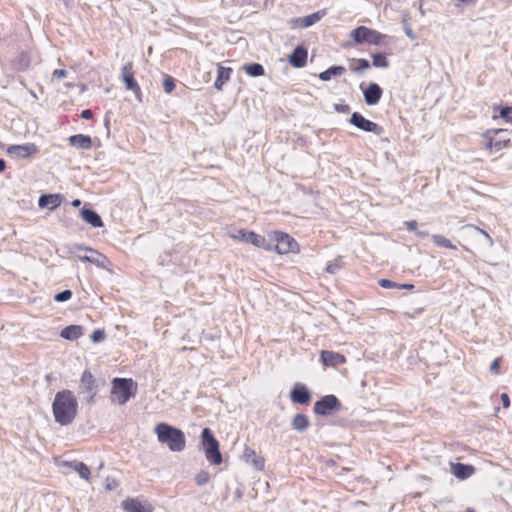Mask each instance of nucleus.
Here are the masks:
<instances>
[{"instance_id":"47","label":"nucleus","mask_w":512,"mask_h":512,"mask_svg":"<svg viewBox=\"0 0 512 512\" xmlns=\"http://www.w3.org/2000/svg\"><path fill=\"white\" fill-rule=\"evenodd\" d=\"M398 289L412 290V289H414V285L413 284H398Z\"/></svg>"},{"instance_id":"42","label":"nucleus","mask_w":512,"mask_h":512,"mask_svg":"<svg viewBox=\"0 0 512 512\" xmlns=\"http://www.w3.org/2000/svg\"><path fill=\"white\" fill-rule=\"evenodd\" d=\"M500 358H496L492 361L491 365H490V371L494 374H498L499 373V367H500Z\"/></svg>"},{"instance_id":"14","label":"nucleus","mask_w":512,"mask_h":512,"mask_svg":"<svg viewBox=\"0 0 512 512\" xmlns=\"http://www.w3.org/2000/svg\"><path fill=\"white\" fill-rule=\"evenodd\" d=\"M350 123L363 131L373 132L378 135L381 134L383 131V128L381 126H379L375 122H372V121L366 119L364 116H362L358 112H354L352 114V116L350 118Z\"/></svg>"},{"instance_id":"49","label":"nucleus","mask_w":512,"mask_h":512,"mask_svg":"<svg viewBox=\"0 0 512 512\" xmlns=\"http://www.w3.org/2000/svg\"><path fill=\"white\" fill-rule=\"evenodd\" d=\"M72 205L74 207H78V206L81 205V201L79 199H75V200L72 201Z\"/></svg>"},{"instance_id":"4","label":"nucleus","mask_w":512,"mask_h":512,"mask_svg":"<svg viewBox=\"0 0 512 512\" xmlns=\"http://www.w3.org/2000/svg\"><path fill=\"white\" fill-rule=\"evenodd\" d=\"M138 385L132 378L116 377L111 381V401L126 404L137 393Z\"/></svg>"},{"instance_id":"27","label":"nucleus","mask_w":512,"mask_h":512,"mask_svg":"<svg viewBox=\"0 0 512 512\" xmlns=\"http://www.w3.org/2000/svg\"><path fill=\"white\" fill-rule=\"evenodd\" d=\"M493 119L503 118L507 123L512 124V106H494Z\"/></svg>"},{"instance_id":"53","label":"nucleus","mask_w":512,"mask_h":512,"mask_svg":"<svg viewBox=\"0 0 512 512\" xmlns=\"http://www.w3.org/2000/svg\"><path fill=\"white\" fill-rule=\"evenodd\" d=\"M465 512H475V511H474V509H472V508H467V509L465 510Z\"/></svg>"},{"instance_id":"39","label":"nucleus","mask_w":512,"mask_h":512,"mask_svg":"<svg viewBox=\"0 0 512 512\" xmlns=\"http://www.w3.org/2000/svg\"><path fill=\"white\" fill-rule=\"evenodd\" d=\"M71 297H72L71 290H64V291L56 294L54 297V300L57 302H64V301L71 299Z\"/></svg>"},{"instance_id":"13","label":"nucleus","mask_w":512,"mask_h":512,"mask_svg":"<svg viewBox=\"0 0 512 512\" xmlns=\"http://www.w3.org/2000/svg\"><path fill=\"white\" fill-rule=\"evenodd\" d=\"M80 389L88 395V402H93L97 395V383L93 374L89 370H85L80 378Z\"/></svg>"},{"instance_id":"33","label":"nucleus","mask_w":512,"mask_h":512,"mask_svg":"<svg viewBox=\"0 0 512 512\" xmlns=\"http://www.w3.org/2000/svg\"><path fill=\"white\" fill-rule=\"evenodd\" d=\"M344 265L343 257L337 256L334 260L327 263L325 270L328 274H335L341 270Z\"/></svg>"},{"instance_id":"30","label":"nucleus","mask_w":512,"mask_h":512,"mask_svg":"<svg viewBox=\"0 0 512 512\" xmlns=\"http://www.w3.org/2000/svg\"><path fill=\"white\" fill-rule=\"evenodd\" d=\"M324 15L325 11H317L311 15L298 19L297 21L300 23L302 28H306L318 22Z\"/></svg>"},{"instance_id":"7","label":"nucleus","mask_w":512,"mask_h":512,"mask_svg":"<svg viewBox=\"0 0 512 512\" xmlns=\"http://www.w3.org/2000/svg\"><path fill=\"white\" fill-rule=\"evenodd\" d=\"M270 238L275 242V251L280 255L289 253L297 254L300 252L299 243L288 233L282 231H272Z\"/></svg>"},{"instance_id":"11","label":"nucleus","mask_w":512,"mask_h":512,"mask_svg":"<svg viewBox=\"0 0 512 512\" xmlns=\"http://www.w3.org/2000/svg\"><path fill=\"white\" fill-rule=\"evenodd\" d=\"M134 74L133 62H127L121 68V79L124 82L126 89L132 91L135 96L140 99L142 91L134 77Z\"/></svg>"},{"instance_id":"26","label":"nucleus","mask_w":512,"mask_h":512,"mask_svg":"<svg viewBox=\"0 0 512 512\" xmlns=\"http://www.w3.org/2000/svg\"><path fill=\"white\" fill-rule=\"evenodd\" d=\"M83 335V328L80 325H69L63 328L60 336L67 340H77Z\"/></svg>"},{"instance_id":"35","label":"nucleus","mask_w":512,"mask_h":512,"mask_svg":"<svg viewBox=\"0 0 512 512\" xmlns=\"http://www.w3.org/2000/svg\"><path fill=\"white\" fill-rule=\"evenodd\" d=\"M370 67L368 60L360 58V59H352L350 63V69L354 72H361Z\"/></svg>"},{"instance_id":"24","label":"nucleus","mask_w":512,"mask_h":512,"mask_svg":"<svg viewBox=\"0 0 512 512\" xmlns=\"http://www.w3.org/2000/svg\"><path fill=\"white\" fill-rule=\"evenodd\" d=\"M61 202L62 196L60 194H47L39 198L38 204L40 207H48L54 210L61 205Z\"/></svg>"},{"instance_id":"41","label":"nucleus","mask_w":512,"mask_h":512,"mask_svg":"<svg viewBox=\"0 0 512 512\" xmlns=\"http://www.w3.org/2000/svg\"><path fill=\"white\" fill-rule=\"evenodd\" d=\"M379 285L382 288H385V289L398 288V284L396 282H393V281L389 280V279H381V280H379Z\"/></svg>"},{"instance_id":"3","label":"nucleus","mask_w":512,"mask_h":512,"mask_svg":"<svg viewBox=\"0 0 512 512\" xmlns=\"http://www.w3.org/2000/svg\"><path fill=\"white\" fill-rule=\"evenodd\" d=\"M482 144L490 154H494L512 147V140L508 130L492 128L482 134Z\"/></svg>"},{"instance_id":"43","label":"nucleus","mask_w":512,"mask_h":512,"mask_svg":"<svg viewBox=\"0 0 512 512\" xmlns=\"http://www.w3.org/2000/svg\"><path fill=\"white\" fill-rule=\"evenodd\" d=\"M404 225L407 228V230L412 232L416 231L418 227V223L415 220L405 221Z\"/></svg>"},{"instance_id":"20","label":"nucleus","mask_w":512,"mask_h":512,"mask_svg":"<svg viewBox=\"0 0 512 512\" xmlns=\"http://www.w3.org/2000/svg\"><path fill=\"white\" fill-rule=\"evenodd\" d=\"M382 97V89L381 87L376 83H371L365 90H364V99L366 104L368 105H375L379 102V100Z\"/></svg>"},{"instance_id":"9","label":"nucleus","mask_w":512,"mask_h":512,"mask_svg":"<svg viewBox=\"0 0 512 512\" xmlns=\"http://www.w3.org/2000/svg\"><path fill=\"white\" fill-rule=\"evenodd\" d=\"M341 409V403L335 395H326L314 404V413L321 416L332 415Z\"/></svg>"},{"instance_id":"36","label":"nucleus","mask_w":512,"mask_h":512,"mask_svg":"<svg viewBox=\"0 0 512 512\" xmlns=\"http://www.w3.org/2000/svg\"><path fill=\"white\" fill-rule=\"evenodd\" d=\"M372 64L375 67L387 68L389 65V62L384 54L378 53V54L372 55Z\"/></svg>"},{"instance_id":"15","label":"nucleus","mask_w":512,"mask_h":512,"mask_svg":"<svg viewBox=\"0 0 512 512\" xmlns=\"http://www.w3.org/2000/svg\"><path fill=\"white\" fill-rule=\"evenodd\" d=\"M290 399L294 403L306 405L311 401V394L305 385L296 383L291 390Z\"/></svg>"},{"instance_id":"21","label":"nucleus","mask_w":512,"mask_h":512,"mask_svg":"<svg viewBox=\"0 0 512 512\" xmlns=\"http://www.w3.org/2000/svg\"><path fill=\"white\" fill-rule=\"evenodd\" d=\"M307 57H308L307 50L302 46H298L294 49L293 53L289 56V63L296 68H301L306 65Z\"/></svg>"},{"instance_id":"44","label":"nucleus","mask_w":512,"mask_h":512,"mask_svg":"<svg viewBox=\"0 0 512 512\" xmlns=\"http://www.w3.org/2000/svg\"><path fill=\"white\" fill-rule=\"evenodd\" d=\"M67 76V71L65 69H56L53 71V77L56 79H62Z\"/></svg>"},{"instance_id":"18","label":"nucleus","mask_w":512,"mask_h":512,"mask_svg":"<svg viewBox=\"0 0 512 512\" xmlns=\"http://www.w3.org/2000/svg\"><path fill=\"white\" fill-rule=\"evenodd\" d=\"M244 460L255 469L262 471L265 467V458L252 448H246L243 454Z\"/></svg>"},{"instance_id":"54","label":"nucleus","mask_w":512,"mask_h":512,"mask_svg":"<svg viewBox=\"0 0 512 512\" xmlns=\"http://www.w3.org/2000/svg\"><path fill=\"white\" fill-rule=\"evenodd\" d=\"M349 109L348 106L342 107V111H347Z\"/></svg>"},{"instance_id":"38","label":"nucleus","mask_w":512,"mask_h":512,"mask_svg":"<svg viewBox=\"0 0 512 512\" xmlns=\"http://www.w3.org/2000/svg\"><path fill=\"white\" fill-rule=\"evenodd\" d=\"M210 481V474L206 470H201L195 475V482L198 486H204Z\"/></svg>"},{"instance_id":"52","label":"nucleus","mask_w":512,"mask_h":512,"mask_svg":"<svg viewBox=\"0 0 512 512\" xmlns=\"http://www.w3.org/2000/svg\"><path fill=\"white\" fill-rule=\"evenodd\" d=\"M418 235H419V236L424 237V236H426L427 234H426V233H424V232H418Z\"/></svg>"},{"instance_id":"8","label":"nucleus","mask_w":512,"mask_h":512,"mask_svg":"<svg viewBox=\"0 0 512 512\" xmlns=\"http://www.w3.org/2000/svg\"><path fill=\"white\" fill-rule=\"evenodd\" d=\"M229 237L236 241L250 243L257 248H262L266 251L272 250V246L269 243H267L265 237L257 234L254 231H247L245 229H239L236 233L229 234Z\"/></svg>"},{"instance_id":"29","label":"nucleus","mask_w":512,"mask_h":512,"mask_svg":"<svg viewBox=\"0 0 512 512\" xmlns=\"http://www.w3.org/2000/svg\"><path fill=\"white\" fill-rule=\"evenodd\" d=\"M346 71L343 66H332L319 74L322 81H329L333 76H340Z\"/></svg>"},{"instance_id":"16","label":"nucleus","mask_w":512,"mask_h":512,"mask_svg":"<svg viewBox=\"0 0 512 512\" xmlns=\"http://www.w3.org/2000/svg\"><path fill=\"white\" fill-rule=\"evenodd\" d=\"M320 359L325 366L336 367L346 362V357L338 352L323 350Z\"/></svg>"},{"instance_id":"22","label":"nucleus","mask_w":512,"mask_h":512,"mask_svg":"<svg viewBox=\"0 0 512 512\" xmlns=\"http://www.w3.org/2000/svg\"><path fill=\"white\" fill-rule=\"evenodd\" d=\"M232 72L231 67H224L221 64L217 65V78L214 82V87L218 91H221L224 84L230 80Z\"/></svg>"},{"instance_id":"12","label":"nucleus","mask_w":512,"mask_h":512,"mask_svg":"<svg viewBox=\"0 0 512 512\" xmlns=\"http://www.w3.org/2000/svg\"><path fill=\"white\" fill-rule=\"evenodd\" d=\"M78 249L84 250L89 253V255L85 254V255L77 256L78 259L82 262H89V263H92V264L96 265L97 267L103 268V269L108 268V266L111 264L108 257H106L104 254H102L92 248L78 246Z\"/></svg>"},{"instance_id":"10","label":"nucleus","mask_w":512,"mask_h":512,"mask_svg":"<svg viewBox=\"0 0 512 512\" xmlns=\"http://www.w3.org/2000/svg\"><path fill=\"white\" fill-rule=\"evenodd\" d=\"M6 153L15 159H28L39 153V147L35 143L14 144L7 147Z\"/></svg>"},{"instance_id":"1","label":"nucleus","mask_w":512,"mask_h":512,"mask_svg":"<svg viewBox=\"0 0 512 512\" xmlns=\"http://www.w3.org/2000/svg\"><path fill=\"white\" fill-rule=\"evenodd\" d=\"M52 413L56 423L68 426L78 415V401L69 389H63L55 394L52 403Z\"/></svg>"},{"instance_id":"19","label":"nucleus","mask_w":512,"mask_h":512,"mask_svg":"<svg viewBox=\"0 0 512 512\" xmlns=\"http://www.w3.org/2000/svg\"><path fill=\"white\" fill-rule=\"evenodd\" d=\"M122 507L127 512H152V506L144 504L136 498H128L122 502Z\"/></svg>"},{"instance_id":"25","label":"nucleus","mask_w":512,"mask_h":512,"mask_svg":"<svg viewBox=\"0 0 512 512\" xmlns=\"http://www.w3.org/2000/svg\"><path fill=\"white\" fill-rule=\"evenodd\" d=\"M64 465L66 467H69V468L73 469L74 471H76L81 478H83L87 481L90 480L91 471L85 463L80 462V461H71V462H65Z\"/></svg>"},{"instance_id":"6","label":"nucleus","mask_w":512,"mask_h":512,"mask_svg":"<svg viewBox=\"0 0 512 512\" xmlns=\"http://www.w3.org/2000/svg\"><path fill=\"white\" fill-rule=\"evenodd\" d=\"M354 44L382 45L387 35L366 26H359L350 32Z\"/></svg>"},{"instance_id":"45","label":"nucleus","mask_w":512,"mask_h":512,"mask_svg":"<svg viewBox=\"0 0 512 512\" xmlns=\"http://www.w3.org/2000/svg\"><path fill=\"white\" fill-rule=\"evenodd\" d=\"M500 398H501L503 407L504 408H509V406H510V398H509L508 394L502 393Z\"/></svg>"},{"instance_id":"34","label":"nucleus","mask_w":512,"mask_h":512,"mask_svg":"<svg viewBox=\"0 0 512 512\" xmlns=\"http://www.w3.org/2000/svg\"><path fill=\"white\" fill-rule=\"evenodd\" d=\"M432 241L438 247L447 248V249H456V246L448 238H446L443 235H439V234L432 235Z\"/></svg>"},{"instance_id":"23","label":"nucleus","mask_w":512,"mask_h":512,"mask_svg":"<svg viewBox=\"0 0 512 512\" xmlns=\"http://www.w3.org/2000/svg\"><path fill=\"white\" fill-rule=\"evenodd\" d=\"M69 143L79 149L89 150L92 148V139L88 135L76 134L69 137Z\"/></svg>"},{"instance_id":"28","label":"nucleus","mask_w":512,"mask_h":512,"mask_svg":"<svg viewBox=\"0 0 512 512\" xmlns=\"http://www.w3.org/2000/svg\"><path fill=\"white\" fill-rule=\"evenodd\" d=\"M82 218L93 227H102L103 222L101 217L93 210L83 209L81 211Z\"/></svg>"},{"instance_id":"48","label":"nucleus","mask_w":512,"mask_h":512,"mask_svg":"<svg viewBox=\"0 0 512 512\" xmlns=\"http://www.w3.org/2000/svg\"><path fill=\"white\" fill-rule=\"evenodd\" d=\"M6 169V162L3 159H0V173Z\"/></svg>"},{"instance_id":"50","label":"nucleus","mask_w":512,"mask_h":512,"mask_svg":"<svg viewBox=\"0 0 512 512\" xmlns=\"http://www.w3.org/2000/svg\"><path fill=\"white\" fill-rule=\"evenodd\" d=\"M461 3H464V4H469V3H474L476 2L477 0H459Z\"/></svg>"},{"instance_id":"17","label":"nucleus","mask_w":512,"mask_h":512,"mask_svg":"<svg viewBox=\"0 0 512 512\" xmlns=\"http://www.w3.org/2000/svg\"><path fill=\"white\" fill-rule=\"evenodd\" d=\"M451 473L459 480H465L475 473V467L469 464L451 463Z\"/></svg>"},{"instance_id":"5","label":"nucleus","mask_w":512,"mask_h":512,"mask_svg":"<svg viewBox=\"0 0 512 512\" xmlns=\"http://www.w3.org/2000/svg\"><path fill=\"white\" fill-rule=\"evenodd\" d=\"M200 443L207 461L212 465H220L223 461L219 441L210 428H204L200 436Z\"/></svg>"},{"instance_id":"51","label":"nucleus","mask_w":512,"mask_h":512,"mask_svg":"<svg viewBox=\"0 0 512 512\" xmlns=\"http://www.w3.org/2000/svg\"><path fill=\"white\" fill-rule=\"evenodd\" d=\"M478 230H479L482 234H484L487 238H489V239L491 240V238H490V236H489V234H488V233H486V232H485L484 230H482V229H478Z\"/></svg>"},{"instance_id":"2","label":"nucleus","mask_w":512,"mask_h":512,"mask_svg":"<svg viewBox=\"0 0 512 512\" xmlns=\"http://www.w3.org/2000/svg\"><path fill=\"white\" fill-rule=\"evenodd\" d=\"M154 432L158 441L172 452H181L185 449L186 437L182 430L162 422L155 426Z\"/></svg>"},{"instance_id":"31","label":"nucleus","mask_w":512,"mask_h":512,"mask_svg":"<svg viewBox=\"0 0 512 512\" xmlns=\"http://www.w3.org/2000/svg\"><path fill=\"white\" fill-rule=\"evenodd\" d=\"M243 70L252 77H259L265 74L264 67L259 63H249L243 66Z\"/></svg>"},{"instance_id":"46","label":"nucleus","mask_w":512,"mask_h":512,"mask_svg":"<svg viewBox=\"0 0 512 512\" xmlns=\"http://www.w3.org/2000/svg\"><path fill=\"white\" fill-rule=\"evenodd\" d=\"M81 117H82L83 119H86V120L91 119V118L93 117V112H92V110H90V109L83 110V111L81 112Z\"/></svg>"},{"instance_id":"37","label":"nucleus","mask_w":512,"mask_h":512,"mask_svg":"<svg viewBox=\"0 0 512 512\" xmlns=\"http://www.w3.org/2000/svg\"><path fill=\"white\" fill-rule=\"evenodd\" d=\"M162 85H163L164 91L167 94H170V93L173 92V90L176 87V81H175V79L171 75L166 74L163 77Z\"/></svg>"},{"instance_id":"32","label":"nucleus","mask_w":512,"mask_h":512,"mask_svg":"<svg viewBox=\"0 0 512 512\" xmlns=\"http://www.w3.org/2000/svg\"><path fill=\"white\" fill-rule=\"evenodd\" d=\"M292 426L298 431H304L309 426V419L304 414H296L293 417Z\"/></svg>"},{"instance_id":"40","label":"nucleus","mask_w":512,"mask_h":512,"mask_svg":"<svg viewBox=\"0 0 512 512\" xmlns=\"http://www.w3.org/2000/svg\"><path fill=\"white\" fill-rule=\"evenodd\" d=\"M104 338H105V332H104V330H101V329L95 330L91 335V340L94 343L100 342V341L104 340Z\"/></svg>"}]
</instances>
